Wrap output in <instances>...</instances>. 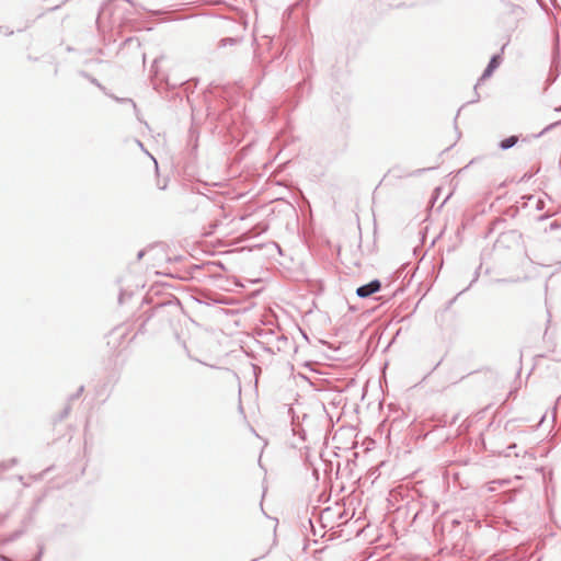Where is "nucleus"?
Here are the masks:
<instances>
[{
  "instance_id": "nucleus-1",
  "label": "nucleus",
  "mask_w": 561,
  "mask_h": 561,
  "mask_svg": "<svg viewBox=\"0 0 561 561\" xmlns=\"http://www.w3.org/2000/svg\"><path fill=\"white\" fill-rule=\"evenodd\" d=\"M381 285L379 280H373L367 285L360 286L357 288L356 294L362 297L366 298L375 293H377L380 289Z\"/></svg>"
},
{
  "instance_id": "nucleus-2",
  "label": "nucleus",
  "mask_w": 561,
  "mask_h": 561,
  "mask_svg": "<svg viewBox=\"0 0 561 561\" xmlns=\"http://www.w3.org/2000/svg\"><path fill=\"white\" fill-rule=\"evenodd\" d=\"M499 65H500V58H499L497 56H494V57L491 59V61H490V64H489L488 68L485 69V71H484V73H483V77H484V78H485V77H489V76L492 73V71L499 67Z\"/></svg>"
},
{
  "instance_id": "nucleus-3",
  "label": "nucleus",
  "mask_w": 561,
  "mask_h": 561,
  "mask_svg": "<svg viewBox=\"0 0 561 561\" xmlns=\"http://www.w3.org/2000/svg\"><path fill=\"white\" fill-rule=\"evenodd\" d=\"M518 141L517 136H511L508 138H505L501 141L500 146L502 149H508L513 147Z\"/></svg>"
}]
</instances>
